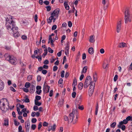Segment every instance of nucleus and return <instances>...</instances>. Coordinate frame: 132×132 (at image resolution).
Masks as SVG:
<instances>
[{
	"label": "nucleus",
	"instance_id": "nucleus-1",
	"mask_svg": "<svg viewBox=\"0 0 132 132\" xmlns=\"http://www.w3.org/2000/svg\"><path fill=\"white\" fill-rule=\"evenodd\" d=\"M12 16L9 15L5 18L6 27L9 32L11 31H13V30H18L17 27H15V22L12 20Z\"/></svg>",
	"mask_w": 132,
	"mask_h": 132
},
{
	"label": "nucleus",
	"instance_id": "nucleus-2",
	"mask_svg": "<svg viewBox=\"0 0 132 132\" xmlns=\"http://www.w3.org/2000/svg\"><path fill=\"white\" fill-rule=\"evenodd\" d=\"M73 111L72 113H70L69 114V118L66 116L64 117V119L65 121H68V122H72L73 124L76 123L77 121L78 113L77 111L75 110L73 111Z\"/></svg>",
	"mask_w": 132,
	"mask_h": 132
},
{
	"label": "nucleus",
	"instance_id": "nucleus-3",
	"mask_svg": "<svg viewBox=\"0 0 132 132\" xmlns=\"http://www.w3.org/2000/svg\"><path fill=\"white\" fill-rule=\"evenodd\" d=\"M125 21L126 23H127L128 22H130L131 21V18L130 17V14L128 10L125 11Z\"/></svg>",
	"mask_w": 132,
	"mask_h": 132
},
{
	"label": "nucleus",
	"instance_id": "nucleus-4",
	"mask_svg": "<svg viewBox=\"0 0 132 132\" xmlns=\"http://www.w3.org/2000/svg\"><path fill=\"white\" fill-rule=\"evenodd\" d=\"M92 78L90 76H87L85 79L84 85V87L85 88H87L90 85V82L92 81Z\"/></svg>",
	"mask_w": 132,
	"mask_h": 132
},
{
	"label": "nucleus",
	"instance_id": "nucleus-5",
	"mask_svg": "<svg viewBox=\"0 0 132 132\" xmlns=\"http://www.w3.org/2000/svg\"><path fill=\"white\" fill-rule=\"evenodd\" d=\"M10 59L9 60V62L13 65L16 64V58L12 56Z\"/></svg>",
	"mask_w": 132,
	"mask_h": 132
},
{
	"label": "nucleus",
	"instance_id": "nucleus-6",
	"mask_svg": "<svg viewBox=\"0 0 132 132\" xmlns=\"http://www.w3.org/2000/svg\"><path fill=\"white\" fill-rule=\"evenodd\" d=\"M128 122V121L126 119H124L123 121H121L119 122V124L118 125V127L119 128H121V126L123 124H126Z\"/></svg>",
	"mask_w": 132,
	"mask_h": 132
},
{
	"label": "nucleus",
	"instance_id": "nucleus-7",
	"mask_svg": "<svg viewBox=\"0 0 132 132\" xmlns=\"http://www.w3.org/2000/svg\"><path fill=\"white\" fill-rule=\"evenodd\" d=\"M1 100L0 101V108L1 109L2 111H4V113L5 111H6L7 109L8 108H5V104L4 103H3L2 105H1Z\"/></svg>",
	"mask_w": 132,
	"mask_h": 132
},
{
	"label": "nucleus",
	"instance_id": "nucleus-8",
	"mask_svg": "<svg viewBox=\"0 0 132 132\" xmlns=\"http://www.w3.org/2000/svg\"><path fill=\"white\" fill-rule=\"evenodd\" d=\"M13 30V31H11L10 32L11 33H14V36L15 37H17L20 36V34L18 31V30H15V29Z\"/></svg>",
	"mask_w": 132,
	"mask_h": 132
},
{
	"label": "nucleus",
	"instance_id": "nucleus-9",
	"mask_svg": "<svg viewBox=\"0 0 132 132\" xmlns=\"http://www.w3.org/2000/svg\"><path fill=\"white\" fill-rule=\"evenodd\" d=\"M50 88V86L48 85H45L44 84V85L43 90L46 93H48L49 91Z\"/></svg>",
	"mask_w": 132,
	"mask_h": 132
},
{
	"label": "nucleus",
	"instance_id": "nucleus-10",
	"mask_svg": "<svg viewBox=\"0 0 132 132\" xmlns=\"http://www.w3.org/2000/svg\"><path fill=\"white\" fill-rule=\"evenodd\" d=\"M120 21L118 22L117 27V31L118 33L119 32L121 28V25Z\"/></svg>",
	"mask_w": 132,
	"mask_h": 132
},
{
	"label": "nucleus",
	"instance_id": "nucleus-11",
	"mask_svg": "<svg viewBox=\"0 0 132 132\" xmlns=\"http://www.w3.org/2000/svg\"><path fill=\"white\" fill-rule=\"evenodd\" d=\"M35 89V85H31L30 87V92L31 93H33Z\"/></svg>",
	"mask_w": 132,
	"mask_h": 132
},
{
	"label": "nucleus",
	"instance_id": "nucleus-12",
	"mask_svg": "<svg viewBox=\"0 0 132 132\" xmlns=\"http://www.w3.org/2000/svg\"><path fill=\"white\" fill-rule=\"evenodd\" d=\"M95 86V83L93 81H91L90 82L89 89H94Z\"/></svg>",
	"mask_w": 132,
	"mask_h": 132
},
{
	"label": "nucleus",
	"instance_id": "nucleus-13",
	"mask_svg": "<svg viewBox=\"0 0 132 132\" xmlns=\"http://www.w3.org/2000/svg\"><path fill=\"white\" fill-rule=\"evenodd\" d=\"M12 56H10L8 54H5L4 55V57L6 60L9 61Z\"/></svg>",
	"mask_w": 132,
	"mask_h": 132
},
{
	"label": "nucleus",
	"instance_id": "nucleus-14",
	"mask_svg": "<svg viewBox=\"0 0 132 132\" xmlns=\"http://www.w3.org/2000/svg\"><path fill=\"white\" fill-rule=\"evenodd\" d=\"M25 126L26 129L29 128L30 127V122L29 120H27L26 122Z\"/></svg>",
	"mask_w": 132,
	"mask_h": 132
},
{
	"label": "nucleus",
	"instance_id": "nucleus-15",
	"mask_svg": "<svg viewBox=\"0 0 132 132\" xmlns=\"http://www.w3.org/2000/svg\"><path fill=\"white\" fill-rule=\"evenodd\" d=\"M4 85L3 81L0 80V90H3L4 87Z\"/></svg>",
	"mask_w": 132,
	"mask_h": 132
},
{
	"label": "nucleus",
	"instance_id": "nucleus-16",
	"mask_svg": "<svg viewBox=\"0 0 132 132\" xmlns=\"http://www.w3.org/2000/svg\"><path fill=\"white\" fill-rule=\"evenodd\" d=\"M108 1V0H106H106H102V4L103 5V8L104 9V10H105L106 9V8H107L108 7V6H106V8L105 6V5L106 3V2Z\"/></svg>",
	"mask_w": 132,
	"mask_h": 132
},
{
	"label": "nucleus",
	"instance_id": "nucleus-17",
	"mask_svg": "<svg viewBox=\"0 0 132 132\" xmlns=\"http://www.w3.org/2000/svg\"><path fill=\"white\" fill-rule=\"evenodd\" d=\"M64 5L65 6V8L67 10H68L69 9V7L68 4V3L66 1L64 3Z\"/></svg>",
	"mask_w": 132,
	"mask_h": 132
},
{
	"label": "nucleus",
	"instance_id": "nucleus-18",
	"mask_svg": "<svg viewBox=\"0 0 132 132\" xmlns=\"http://www.w3.org/2000/svg\"><path fill=\"white\" fill-rule=\"evenodd\" d=\"M94 35H92L90 36V38L89 39V42L91 43H94L95 41V40L94 39Z\"/></svg>",
	"mask_w": 132,
	"mask_h": 132
},
{
	"label": "nucleus",
	"instance_id": "nucleus-19",
	"mask_svg": "<svg viewBox=\"0 0 132 132\" xmlns=\"http://www.w3.org/2000/svg\"><path fill=\"white\" fill-rule=\"evenodd\" d=\"M88 53L90 54H93L94 52V50L92 47L90 48L88 50Z\"/></svg>",
	"mask_w": 132,
	"mask_h": 132
},
{
	"label": "nucleus",
	"instance_id": "nucleus-20",
	"mask_svg": "<svg viewBox=\"0 0 132 132\" xmlns=\"http://www.w3.org/2000/svg\"><path fill=\"white\" fill-rule=\"evenodd\" d=\"M94 89H89L88 90L89 95V96H91L92 95L93 93Z\"/></svg>",
	"mask_w": 132,
	"mask_h": 132
},
{
	"label": "nucleus",
	"instance_id": "nucleus-21",
	"mask_svg": "<svg viewBox=\"0 0 132 132\" xmlns=\"http://www.w3.org/2000/svg\"><path fill=\"white\" fill-rule=\"evenodd\" d=\"M54 16L52 15L50 16L48 20H47L48 23H51L52 22V20L54 19Z\"/></svg>",
	"mask_w": 132,
	"mask_h": 132
},
{
	"label": "nucleus",
	"instance_id": "nucleus-22",
	"mask_svg": "<svg viewBox=\"0 0 132 132\" xmlns=\"http://www.w3.org/2000/svg\"><path fill=\"white\" fill-rule=\"evenodd\" d=\"M4 125L6 126H8L9 125V121L7 119H5L4 120Z\"/></svg>",
	"mask_w": 132,
	"mask_h": 132
},
{
	"label": "nucleus",
	"instance_id": "nucleus-23",
	"mask_svg": "<svg viewBox=\"0 0 132 132\" xmlns=\"http://www.w3.org/2000/svg\"><path fill=\"white\" fill-rule=\"evenodd\" d=\"M88 67L87 66L84 67L83 68L82 71L81 72V73H85Z\"/></svg>",
	"mask_w": 132,
	"mask_h": 132
},
{
	"label": "nucleus",
	"instance_id": "nucleus-24",
	"mask_svg": "<svg viewBox=\"0 0 132 132\" xmlns=\"http://www.w3.org/2000/svg\"><path fill=\"white\" fill-rule=\"evenodd\" d=\"M83 86V84L81 82H80L78 85V88L79 89L81 90Z\"/></svg>",
	"mask_w": 132,
	"mask_h": 132
},
{
	"label": "nucleus",
	"instance_id": "nucleus-25",
	"mask_svg": "<svg viewBox=\"0 0 132 132\" xmlns=\"http://www.w3.org/2000/svg\"><path fill=\"white\" fill-rule=\"evenodd\" d=\"M35 104L36 105L38 106H39L41 105V103L40 102H38L36 100H35Z\"/></svg>",
	"mask_w": 132,
	"mask_h": 132
},
{
	"label": "nucleus",
	"instance_id": "nucleus-26",
	"mask_svg": "<svg viewBox=\"0 0 132 132\" xmlns=\"http://www.w3.org/2000/svg\"><path fill=\"white\" fill-rule=\"evenodd\" d=\"M69 43H68L67 44V46L65 48V52H69Z\"/></svg>",
	"mask_w": 132,
	"mask_h": 132
},
{
	"label": "nucleus",
	"instance_id": "nucleus-27",
	"mask_svg": "<svg viewBox=\"0 0 132 132\" xmlns=\"http://www.w3.org/2000/svg\"><path fill=\"white\" fill-rule=\"evenodd\" d=\"M93 78L94 81L95 82L97 80V74L96 73H95L93 75Z\"/></svg>",
	"mask_w": 132,
	"mask_h": 132
},
{
	"label": "nucleus",
	"instance_id": "nucleus-28",
	"mask_svg": "<svg viewBox=\"0 0 132 132\" xmlns=\"http://www.w3.org/2000/svg\"><path fill=\"white\" fill-rule=\"evenodd\" d=\"M60 11V10L59 9H57L55 10L54 12L56 14H57V18L58 16V14Z\"/></svg>",
	"mask_w": 132,
	"mask_h": 132
},
{
	"label": "nucleus",
	"instance_id": "nucleus-29",
	"mask_svg": "<svg viewBox=\"0 0 132 132\" xmlns=\"http://www.w3.org/2000/svg\"><path fill=\"white\" fill-rule=\"evenodd\" d=\"M98 103H97L96 108L95 111V114L97 115V114L98 110Z\"/></svg>",
	"mask_w": 132,
	"mask_h": 132
},
{
	"label": "nucleus",
	"instance_id": "nucleus-30",
	"mask_svg": "<svg viewBox=\"0 0 132 132\" xmlns=\"http://www.w3.org/2000/svg\"><path fill=\"white\" fill-rule=\"evenodd\" d=\"M126 45V44L125 43H120L119 45V46L120 47H124Z\"/></svg>",
	"mask_w": 132,
	"mask_h": 132
},
{
	"label": "nucleus",
	"instance_id": "nucleus-31",
	"mask_svg": "<svg viewBox=\"0 0 132 132\" xmlns=\"http://www.w3.org/2000/svg\"><path fill=\"white\" fill-rule=\"evenodd\" d=\"M30 83L27 82L25 84V87L26 88H28L30 86Z\"/></svg>",
	"mask_w": 132,
	"mask_h": 132
},
{
	"label": "nucleus",
	"instance_id": "nucleus-32",
	"mask_svg": "<svg viewBox=\"0 0 132 132\" xmlns=\"http://www.w3.org/2000/svg\"><path fill=\"white\" fill-rule=\"evenodd\" d=\"M56 127V125L55 124H54L52 126H51V128H52V130L54 131L55 130Z\"/></svg>",
	"mask_w": 132,
	"mask_h": 132
},
{
	"label": "nucleus",
	"instance_id": "nucleus-33",
	"mask_svg": "<svg viewBox=\"0 0 132 132\" xmlns=\"http://www.w3.org/2000/svg\"><path fill=\"white\" fill-rule=\"evenodd\" d=\"M126 119L128 121L130 120L132 121V117L128 116L126 118Z\"/></svg>",
	"mask_w": 132,
	"mask_h": 132
},
{
	"label": "nucleus",
	"instance_id": "nucleus-34",
	"mask_svg": "<svg viewBox=\"0 0 132 132\" xmlns=\"http://www.w3.org/2000/svg\"><path fill=\"white\" fill-rule=\"evenodd\" d=\"M77 84V81L75 78L74 79L73 82V85L76 86Z\"/></svg>",
	"mask_w": 132,
	"mask_h": 132
},
{
	"label": "nucleus",
	"instance_id": "nucleus-35",
	"mask_svg": "<svg viewBox=\"0 0 132 132\" xmlns=\"http://www.w3.org/2000/svg\"><path fill=\"white\" fill-rule=\"evenodd\" d=\"M41 98V97L40 96L37 95L36 96L35 99V100L38 101L40 100Z\"/></svg>",
	"mask_w": 132,
	"mask_h": 132
},
{
	"label": "nucleus",
	"instance_id": "nucleus-36",
	"mask_svg": "<svg viewBox=\"0 0 132 132\" xmlns=\"http://www.w3.org/2000/svg\"><path fill=\"white\" fill-rule=\"evenodd\" d=\"M76 93L75 92H73L72 94V96L73 98H75L76 97Z\"/></svg>",
	"mask_w": 132,
	"mask_h": 132
},
{
	"label": "nucleus",
	"instance_id": "nucleus-37",
	"mask_svg": "<svg viewBox=\"0 0 132 132\" xmlns=\"http://www.w3.org/2000/svg\"><path fill=\"white\" fill-rule=\"evenodd\" d=\"M45 8L47 9V11L48 12L50 11L51 9V7L49 6H46Z\"/></svg>",
	"mask_w": 132,
	"mask_h": 132
},
{
	"label": "nucleus",
	"instance_id": "nucleus-38",
	"mask_svg": "<svg viewBox=\"0 0 132 132\" xmlns=\"http://www.w3.org/2000/svg\"><path fill=\"white\" fill-rule=\"evenodd\" d=\"M48 52L51 53H53V50L50 47H48Z\"/></svg>",
	"mask_w": 132,
	"mask_h": 132
},
{
	"label": "nucleus",
	"instance_id": "nucleus-39",
	"mask_svg": "<svg viewBox=\"0 0 132 132\" xmlns=\"http://www.w3.org/2000/svg\"><path fill=\"white\" fill-rule=\"evenodd\" d=\"M37 121V119L35 118H33L31 119V122L32 123H35Z\"/></svg>",
	"mask_w": 132,
	"mask_h": 132
},
{
	"label": "nucleus",
	"instance_id": "nucleus-40",
	"mask_svg": "<svg viewBox=\"0 0 132 132\" xmlns=\"http://www.w3.org/2000/svg\"><path fill=\"white\" fill-rule=\"evenodd\" d=\"M23 101V100H22ZM23 101L26 103H29L30 102L29 99L28 98H26L25 100H23Z\"/></svg>",
	"mask_w": 132,
	"mask_h": 132
},
{
	"label": "nucleus",
	"instance_id": "nucleus-41",
	"mask_svg": "<svg viewBox=\"0 0 132 132\" xmlns=\"http://www.w3.org/2000/svg\"><path fill=\"white\" fill-rule=\"evenodd\" d=\"M116 122H114L110 126L112 128H114L116 125Z\"/></svg>",
	"mask_w": 132,
	"mask_h": 132
},
{
	"label": "nucleus",
	"instance_id": "nucleus-42",
	"mask_svg": "<svg viewBox=\"0 0 132 132\" xmlns=\"http://www.w3.org/2000/svg\"><path fill=\"white\" fill-rule=\"evenodd\" d=\"M41 80V77L40 76L38 75L37 78V80L38 82L39 81Z\"/></svg>",
	"mask_w": 132,
	"mask_h": 132
},
{
	"label": "nucleus",
	"instance_id": "nucleus-43",
	"mask_svg": "<svg viewBox=\"0 0 132 132\" xmlns=\"http://www.w3.org/2000/svg\"><path fill=\"white\" fill-rule=\"evenodd\" d=\"M64 70H62V71L61 72V77L62 78H63L64 76Z\"/></svg>",
	"mask_w": 132,
	"mask_h": 132
},
{
	"label": "nucleus",
	"instance_id": "nucleus-44",
	"mask_svg": "<svg viewBox=\"0 0 132 132\" xmlns=\"http://www.w3.org/2000/svg\"><path fill=\"white\" fill-rule=\"evenodd\" d=\"M48 125V123L47 122L45 121L43 123V126L44 127L47 126Z\"/></svg>",
	"mask_w": 132,
	"mask_h": 132
},
{
	"label": "nucleus",
	"instance_id": "nucleus-45",
	"mask_svg": "<svg viewBox=\"0 0 132 132\" xmlns=\"http://www.w3.org/2000/svg\"><path fill=\"white\" fill-rule=\"evenodd\" d=\"M37 59H38L39 61H40L42 60V57L41 56H37L36 57Z\"/></svg>",
	"mask_w": 132,
	"mask_h": 132
},
{
	"label": "nucleus",
	"instance_id": "nucleus-46",
	"mask_svg": "<svg viewBox=\"0 0 132 132\" xmlns=\"http://www.w3.org/2000/svg\"><path fill=\"white\" fill-rule=\"evenodd\" d=\"M78 108L79 109L82 110H83L84 109L83 105L79 106V105Z\"/></svg>",
	"mask_w": 132,
	"mask_h": 132
},
{
	"label": "nucleus",
	"instance_id": "nucleus-47",
	"mask_svg": "<svg viewBox=\"0 0 132 132\" xmlns=\"http://www.w3.org/2000/svg\"><path fill=\"white\" fill-rule=\"evenodd\" d=\"M36 126L35 125L32 124L31 126V128L33 130H34L36 128Z\"/></svg>",
	"mask_w": 132,
	"mask_h": 132
},
{
	"label": "nucleus",
	"instance_id": "nucleus-48",
	"mask_svg": "<svg viewBox=\"0 0 132 132\" xmlns=\"http://www.w3.org/2000/svg\"><path fill=\"white\" fill-rule=\"evenodd\" d=\"M118 76L117 75H116L114 78L113 80L114 81H116L118 79Z\"/></svg>",
	"mask_w": 132,
	"mask_h": 132
},
{
	"label": "nucleus",
	"instance_id": "nucleus-49",
	"mask_svg": "<svg viewBox=\"0 0 132 132\" xmlns=\"http://www.w3.org/2000/svg\"><path fill=\"white\" fill-rule=\"evenodd\" d=\"M42 92V90H36V93L38 95H40Z\"/></svg>",
	"mask_w": 132,
	"mask_h": 132
},
{
	"label": "nucleus",
	"instance_id": "nucleus-50",
	"mask_svg": "<svg viewBox=\"0 0 132 132\" xmlns=\"http://www.w3.org/2000/svg\"><path fill=\"white\" fill-rule=\"evenodd\" d=\"M57 28V26L56 25H53L52 28V30H55Z\"/></svg>",
	"mask_w": 132,
	"mask_h": 132
},
{
	"label": "nucleus",
	"instance_id": "nucleus-51",
	"mask_svg": "<svg viewBox=\"0 0 132 132\" xmlns=\"http://www.w3.org/2000/svg\"><path fill=\"white\" fill-rule=\"evenodd\" d=\"M34 110L35 111H36L38 110V107L37 106H34L33 108Z\"/></svg>",
	"mask_w": 132,
	"mask_h": 132
},
{
	"label": "nucleus",
	"instance_id": "nucleus-52",
	"mask_svg": "<svg viewBox=\"0 0 132 132\" xmlns=\"http://www.w3.org/2000/svg\"><path fill=\"white\" fill-rule=\"evenodd\" d=\"M68 26L69 27H71L72 25V23L71 21H69L68 23Z\"/></svg>",
	"mask_w": 132,
	"mask_h": 132
},
{
	"label": "nucleus",
	"instance_id": "nucleus-53",
	"mask_svg": "<svg viewBox=\"0 0 132 132\" xmlns=\"http://www.w3.org/2000/svg\"><path fill=\"white\" fill-rule=\"evenodd\" d=\"M42 127V123L40 122L38 125V129L39 130Z\"/></svg>",
	"mask_w": 132,
	"mask_h": 132
},
{
	"label": "nucleus",
	"instance_id": "nucleus-54",
	"mask_svg": "<svg viewBox=\"0 0 132 132\" xmlns=\"http://www.w3.org/2000/svg\"><path fill=\"white\" fill-rule=\"evenodd\" d=\"M17 105H19V107L21 109H23L24 108V105H21L19 103L17 104Z\"/></svg>",
	"mask_w": 132,
	"mask_h": 132
},
{
	"label": "nucleus",
	"instance_id": "nucleus-55",
	"mask_svg": "<svg viewBox=\"0 0 132 132\" xmlns=\"http://www.w3.org/2000/svg\"><path fill=\"white\" fill-rule=\"evenodd\" d=\"M58 69V67L56 66H54L53 67V71H56Z\"/></svg>",
	"mask_w": 132,
	"mask_h": 132
},
{
	"label": "nucleus",
	"instance_id": "nucleus-56",
	"mask_svg": "<svg viewBox=\"0 0 132 132\" xmlns=\"http://www.w3.org/2000/svg\"><path fill=\"white\" fill-rule=\"evenodd\" d=\"M37 19H38V17H37V14H36L35 15V16L34 17V19L35 21L36 22H37Z\"/></svg>",
	"mask_w": 132,
	"mask_h": 132
},
{
	"label": "nucleus",
	"instance_id": "nucleus-57",
	"mask_svg": "<svg viewBox=\"0 0 132 132\" xmlns=\"http://www.w3.org/2000/svg\"><path fill=\"white\" fill-rule=\"evenodd\" d=\"M63 82V79L62 78H60L59 79V81L58 83L59 84H61Z\"/></svg>",
	"mask_w": 132,
	"mask_h": 132
},
{
	"label": "nucleus",
	"instance_id": "nucleus-58",
	"mask_svg": "<svg viewBox=\"0 0 132 132\" xmlns=\"http://www.w3.org/2000/svg\"><path fill=\"white\" fill-rule=\"evenodd\" d=\"M32 78V77L31 76H29L27 77V79L29 81L31 80Z\"/></svg>",
	"mask_w": 132,
	"mask_h": 132
},
{
	"label": "nucleus",
	"instance_id": "nucleus-59",
	"mask_svg": "<svg viewBox=\"0 0 132 132\" xmlns=\"http://www.w3.org/2000/svg\"><path fill=\"white\" fill-rule=\"evenodd\" d=\"M42 72L43 74L44 75H45L47 73V71L46 70H42Z\"/></svg>",
	"mask_w": 132,
	"mask_h": 132
},
{
	"label": "nucleus",
	"instance_id": "nucleus-60",
	"mask_svg": "<svg viewBox=\"0 0 132 132\" xmlns=\"http://www.w3.org/2000/svg\"><path fill=\"white\" fill-rule=\"evenodd\" d=\"M86 57V54L85 53H84L82 55V59L83 60L85 59Z\"/></svg>",
	"mask_w": 132,
	"mask_h": 132
},
{
	"label": "nucleus",
	"instance_id": "nucleus-61",
	"mask_svg": "<svg viewBox=\"0 0 132 132\" xmlns=\"http://www.w3.org/2000/svg\"><path fill=\"white\" fill-rule=\"evenodd\" d=\"M43 3L44 4H45L46 5H49V2L48 1H44Z\"/></svg>",
	"mask_w": 132,
	"mask_h": 132
},
{
	"label": "nucleus",
	"instance_id": "nucleus-62",
	"mask_svg": "<svg viewBox=\"0 0 132 132\" xmlns=\"http://www.w3.org/2000/svg\"><path fill=\"white\" fill-rule=\"evenodd\" d=\"M121 129L122 130H123V131L126 128V126L125 125H122L121 126Z\"/></svg>",
	"mask_w": 132,
	"mask_h": 132
},
{
	"label": "nucleus",
	"instance_id": "nucleus-63",
	"mask_svg": "<svg viewBox=\"0 0 132 132\" xmlns=\"http://www.w3.org/2000/svg\"><path fill=\"white\" fill-rule=\"evenodd\" d=\"M44 63L45 64H47L49 63V61L47 60H46L44 61Z\"/></svg>",
	"mask_w": 132,
	"mask_h": 132
},
{
	"label": "nucleus",
	"instance_id": "nucleus-64",
	"mask_svg": "<svg viewBox=\"0 0 132 132\" xmlns=\"http://www.w3.org/2000/svg\"><path fill=\"white\" fill-rule=\"evenodd\" d=\"M21 38L23 40H26L27 39V37L26 36L22 35L21 37Z\"/></svg>",
	"mask_w": 132,
	"mask_h": 132
}]
</instances>
